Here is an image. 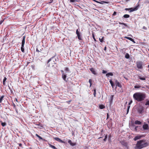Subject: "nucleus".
Masks as SVG:
<instances>
[{
  "label": "nucleus",
  "mask_w": 149,
  "mask_h": 149,
  "mask_svg": "<svg viewBox=\"0 0 149 149\" xmlns=\"http://www.w3.org/2000/svg\"><path fill=\"white\" fill-rule=\"evenodd\" d=\"M125 57L126 58H129L130 57V56L128 53H127L125 55Z\"/></svg>",
  "instance_id": "30"
},
{
  "label": "nucleus",
  "mask_w": 149,
  "mask_h": 149,
  "mask_svg": "<svg viewBox=\"0 0 149 149\" xmlns=\"http://www.w3.org/2000/svg\"><path fill=\"white\" fill-rule=\"evenodd\" d=\"M107 134L105 136V138L107 139Z\"/></svg>",
  "instance_id": "56"
},
{
  "label": "nucleus",
  "mask_w": 149,
  "mask_h": 149,
  "mask_svg": "<svg viewBox=\"0 0 149 149\" xmlns=\"http://www.w3.org/2000/svg\"><path fill=\"white\" fill-rule=\"evenodd\" d=\"M99 107V108L100 109H102L105 108V106L102 104L100 105Z\"/></svg>",
  "instance_id": "21"
},
{
  "label": "nucleus",
  "mask_w": 149,
  "mask_h": 149,
  "mask_svg": "<svg viewBox=\"0 0 149 149\" xmlns=\"http://www.w3.org/2000/svg\"><path fill=\"white\" fill-rule=\"evenodd\" d=\"M147 3H149V1L148 2L147 1Z\"/></svg>",
  "instance_id": "63"
},
{
  "label": "nucleus",
  "mask_w": 149,
  "mask_h": 149,
  "mask_svg": "<svg viewBox=\"0 0 149 149\" xmlns=\"http://www.w3.org/2000/svg\"><path fill=\"white\" fill-rule=\"evenodd\" d=\"M102 2L103 3H109L108 2H107V1H102Z\"/></svg>",
  "instance_id": "51"
},
{
  "label": "nucleus",
  "mask_w": 149,
  "mask_h": 149,
  "mask_svg": "<svg viewBox=\"0 0 149 149\" xmlns=\"http://www.w3.org/2000/svg\"><path fill=\"white\" fill-rule=\"evenodd\" d=\"M4 20H2L0 21V24H1L3 22Z\"/></svg>",
  "instance_id": "46"
},
{
  "label": "nucleus",
  "mask_w": 149,
  "mask_h": 149,
  "mask_svg": "<svg viewBox=\"0 0 149 149\" xmlns=\"http://www.w3.org/2000/svg\"><path fill=\"white\" fill-rule=\"evenodd\" d=\"M7 79V78L5 77H4V78L3 79V85L5 86L6 85V81Z\"/></svg>",
  "instance_id": "16"
},
{
  "label": "nucleus",
  "mask_w": 149,
  "mask_h": 149,
  "mask_svg": "<svg viewBox=\"0 0 149 149\" xmlns=\"http://www.w3.org/2000/svg\"><path fill=\"white\" fill-rule=\"evenodd\" d=\"M75 1V0H70V1L72 2H74Z\"/></svg>",
  "instance_id": "50"
},
{
  "label": "nucleus",
  "mask_w": 149,
  "mask_h": 149,
  "mask_svg": "<svg viewBox=\"0 0 149 149\" xmlns=\"http://www.w3.org/2000/svg\"><path fill=\"white\" fill-rule=\"evenodd\" d=\"M77 36L78 37V39L79 40H82V37L81 35V33L77 35Z\"/></svg>",
  "instance_id": "18"
},
{
  "label": "nucleus",
  "mask_w": 149,
  "mask_h": 149,
  "mask_svg": "<svg viewBox=\"0 0 149 149\" xmlns=\"http://www.w3.org/2000/svg\"><path fill=\"white\" fill-rule=\"evenodd\" d=\"M119 24H122V25H124V26H122V28L123 29L125 28V27H124V26H125L126 27H128V26H127V24H126L124 23H121V22H119Z\"/></svg>",
  "instance_id": "11"
},
{
  "label": "nucleus",
  "mask_w": 149,
  "mask_h": 149,
  "mask_svg": "<svg viewBox=\"0 0 149 149\" xmlns=\"http://www.w3.org/2000/svg\"><path fill=\"white\" fill-rule=\"evenodd\" d=\"M50 1L48 3H49V4H50V3H52L53 2V0H50Z\"/></svg>",
  "instance_id": "48"
},
{
  "label": "nucleus",
  "mask_w": 149,
  "mask_h": 149,
  "mask_svg": "<svg viewBox=\"0 0 149 149\" xmlns=\"http://www.w3.org/2000/svg\"><path fill=\"white\" fill-rule=\"evenodd\" d=\"M1 123V125L3 127H4L6 125V123H3L1 121H0Z\"/></svg>",
  "instance_id": "27"
},
{
  "label": "nucleus",
  "mask_w": 149,
  "mask_h": 149,
  "mask_svg": "<svg viewBox=\"0 0 149 149\" xmlns=\"http://www.w3.org/2000/svg\"><path fill=\"white\" fill-rule=\"evenodd\" d=\"M68 143H69L71 146H75L76 145V143H73L72 142V141L70 140H68Z\"/></svg>",
  "instance_id": "13"
},
{
  "label": "nucleus",
  "mask_w": 149,
  "mask_h": 149,
  "mask_svg": "<svg viewBox=\"0 0 149 149\" xmlns=\"http://www.w3.org/2000/svg\"><path fill=\"white\" fill-rule=\"evenodd\" d=\"M62 77L63 78V79L66 82L67 81V80H66V75L64 74V73H63L62 75Z\"/></svg>",
  "instance_id": "15"
},
{
  "label": "nucleus",
  "mask_w": 149,
  "mask_h": 149,
  "mask_svg": "<svg viewBox=\"0 0 149 149\" xmlns=\"http://www.w3.org/2000/svg\"><path fill=\"white\" fill-rule=\"evenodd\" d=\"M132 102V100H131L130 101V103L128 104L129 106H130V105Z\"/></svg>",
  "instance_id": "47"
},
{
  "label": "nucleus",
  "mask_w": 149,
  "mask_h": 149,
  "mask_svg": "<svg viewBox=\"0 0 149 149\" xmlns=\"http://www.w3.org/2000/svg\"><path fill=\"white\" fill-rule=\"evenodd\" d=\"M106 49H107V47H105L104 48V50L106 51Z\"/></svg>",
  "instance_id": "57"
},
{
  "label": "nucleus",
  "mask_w": 149,
  "mask_h": 149,
  "mask_svg": "<svg viewBox=\"0 0 149 149\" xmlns=\"http://www.w3.org/2000/svg\"><path fill=\"white\" fill-rule=\"evenodd\" d=\"M36 136L38 137L40 139H42V138L37 134H36Z\"/></svg>",
  "instance_id": "32"
},
{
  "label": "nucleus",
  "mask_w": 149,
  "mask_h": 149,
  "mask_svg": "<svg viewBox=\"0 0 149 149\" xmlns=\"http://www.w3.org/2000/svg\"><path fill=\"white\" fill-rule=\"evenodd\" d=\"M137 67L139 69L142 68V65L141 63H138L137 64Z\"/></svg>",
  "instance_id": "12"
},
{
  "label": "nucleus",
  "mask_w": 149,
  "mask_h": 149,
  "mask_svg": "<svg viewBox=\"0 0 149 149\" xmlns=\"http://www.w3.org/2000/svg\"><path fill=\"white\" fill-rule=\"evenodd\" d=\"M130 0H126V2H127V1H130Z\"/></svg>",
  "instance_id": "62"
},
{
  "label": "nucleus",
  "mask_w": 149,
  "mask_h": 149,
  "mask_svg": "<svg viewBox=\"0 0 149 149\" xmlns=\"http://www.w3.org/2000/svg\"><path fill=\"white\" fill-rule=\"evenodd\" d=\"M53 58H50L48 61L47 64L48 66L50 65H53V64H55V62L54 61L52 60Z\"/></svg>",
  "instance_id": "4"
},
{
  "label": "nucleus",
  "mask_w": 149,
  "mask_h": 149,
  "mask_svg": "<svg viewBox=\"0 0 149 149\" xmlns=\"http://www.w3.org/2000/svg\"><path fill=\"white\" fill-rule=\"evenodd\" d=\"M134 123L136 124H140L141 123V122L139 120H136L135 121Z\"/></svg>",
  "instance_id": "23"
},
{
  "label": "nucleus",
  "mask_w": 149,
  "mask_h": 149,
  "mask_svg": "<svg viewBox=\"0 0 149 149\" xmlns=\"http://www.w3.org/2000/svg\"><path fill=\"white\" fill-rule=\"evenodd\" d=\"M71 101H72V100H69V101H67V102H67L68 103V104H69L71 102Z\"/></svg>",
  "instance_id": "49"
},
{
  "label": "nucleus",
  "mask_w": 149,
  "mask_h": 149,
  "mask_svg": "<svg viewBox=\"0 0 149 149\" xmlns=\"http://www.w3.org/2000/svg\"><path fill=\"white\" fill-rule=\"evenodd\" d=\"M139 6V5H138V6H136L134 8H130V11L129 12L130 13V12H132L133 11L137 10L138 9V7Z\"/></svg>",
  "instance_id": "5"
},
{
  "label": "nucleus",
  "mask_w": 149,
  "mask_h": 149,
  "mask_svg": "<svg viewBox=\"0 0 149 149\" xmlns=\"http://www.w3.org/2000/svg\"><path fill=\"white\" fill-rule=\"evenodd\" d=\"M143 127L144 130H147L148 128V125L147 124H145L143 125Z\"/></svg>",
  "instance_id": "19"
},
{
  "label": "nucleus",
  "mask_w": 149,
  "mask_h": 149,
  "mask_svg": "<svg viewBox=\"0 0 149 149\" xmlns=\"http://www.w3.org/2000/svg\"><path fill=\"white\" fill-rule=\"evenodd\" d=\"M111 86L112 88H113L114 87V86H115L114 84L113 83L112 84H111Z\"/></svg>",
  "instance_id": "45"
},
{
  "label": "nucleus",
  "mask_w": 149,
  "mask_h": 149,
  "mask_svg": "<svg viewBox=\"0 0 149 149\" xmlns=\"http://www.w3.org/2000/svg\"><path fill=\"white\" fill-rule=\"evenodd\" d=\"M143 136L141 135L136 136L134 138L133 140L135 141L138 139H140Z\"/></svg>",
  "instance_id": "9"
},
{
  "label": "nucleus",
  "mask_w": 149,
  "mask_h": 149,
  "mask_svg": "<svg viewBox=\"0 0 149 149\" xmlns=\"http://www.w3.org/2000/svg\"><path fill=\"white\" fill-rule=\"evenodd\" d=\"M95 1L97 3H100L101 4H103V3L102 2V1H101V2H99L98 1Z\"/></svg>",
  "instance_id": "36"
},
{
  "label": "nucleus",
  "mask_w": 149,
  "mask_h": 149,
  "mask_svg": "<svg viewBox=\"0 0 149 149\" xmlns=\"http://www.w3.org/2000/svg\"><path fill=\"white\" fill-rule=\"evenodd\" d=\"M124 78L127 80H128V79L127 78H126L125 77H124Z\"/></svg>",
  "instance_id": "59"
},
{
  "label": "nucleus",
  "mask_w": 149,
  "mask_h": 149,
  "mask_svg": "<svg viewBox=\"0 0 149 149\" xmlns=\"http://www.w3.org/2000/svg\"><path fill=\"white\" fill-rule=\"evenodd\" d=\"M107 140V139L104 138V139H103L104 141H105Z\"/></svg>",
  "instance_id": "58"
},
{
  "label": "nucleus",
  "mask_w": 149,
  "mask_h": 149,
  "mask_svg": "<svg viewBox=\"0 0 149 149\" xmlns=\"http://www.w3.org/2000/svg\"><path fill=\"white\" fill-rule=\"evenodd\" d=\"M130 15L128 14L124 15L123 16V17L125 18H128L130 17Z\"/></svg>",
  "instance_id": "25"
},
{
  "label": "nucleus",
  "mask_w": 149,
  "mask_h": 149,
  "mask_svg": "<svg viewBox=\"0 0 149 149\" xmlns=\"http://www.w3.org/2000/svg\"><path fill=\"white\" fill-rule=\"evenodd\" d=\"M80 33V32L79 31L78 29H77L76 31V34L77 35L78 34Z\"/></svg>",
  "instance_id": "37"
},
{
  "label": "nucleus",
  "mask_w": 149,
  "mask_h": 149,
  "mask_svg": "<svg viewBox=\"0 0 149 149\" xmlns=\"http://www.w3.org/2000/svg\"><path fill=\"white\" fill-rule=\"evenodd\" d=\"M36 136L38 137L40 139H42V138L37 134H36Z\"/></svg>",
  "instance_id": "31"
},
{
  "label": "nucleus",
  "mask_w": 149,
  "mask_h": 149,
  "mask_svg": "<svg viewBox=\"0 0 149 149\" xmlns=\"http://www.w3.org/2000/svg\"><path fill=\"white\" fill-rule=\"evenodd\" d=\"M48 145H49V146L50 147H51L53 149H57V148H56V147L55 146L52 145L49 143H48Z\"/></svg>",
  "instance_id": "20"
},
{
  "label": "nucleus",
  "mask_w": 149,
  "mask_h": 149,
  "mask_svg": "<svg viewBox=\"0 0 149 149\" xmlns=\"http://www.w3.org/2000/svg\"><path fill=\"white\" fill-rule=\"evenodd\" d=\"M115 84L116 86H118L120 88H122V85L117 80H116L115 81Z\"/></svg>",
  "instance_id": "6"
},
{
  "label": "nucleus",
  "mask_w": 149,
  "mask_h": 149,
  "mask_svg": "<svg viewBox=\"0 0 149 149\" xmlns=\"http://www.w3.org/2000/svg\"><path fill=\"white\" fill-rule=\"evenodd\" d=\"M96 89H95L94 90V93H93V95H94V97H96Z\"/></svg>",
  "instance_id": "34"
},
{
  "label": "nucleus",
  "mask_w": 149,
  "mask_h": 149,
  "mask_svg": "<svg viewBox=\"0 0 149 149\" xmlns=\"http://www.w3.org/2000/svg\"><path fill=\"white\" fill-rule=\"evenodd\" d=\"M142 29H144L145 30H146L147 29V28L145 27V26H143V28Z\"/></svg>",
  "instance_id": "42"
},
{
  "label": "nucleus",
  "mask_w": 149,
  "mask_h": 149,
  "mask_svg": "<svg viewBox=\"0 0 149 149\" xmlns=\"http://www.w3.org/2000/svg\"><path fill=\"white\" fill-rule=\"evenodd\" d=\"M130 107V106H127V113L129 112Z\"/></svg>",
  "instance_id": "35"
},
{
  "label": "nucleus",
  "mask_w": 149,
  "mask_h": 149,
  "mask_svg": "<svg viewBox=\"0 0 149 149\" xmlns=\"http://www.w3.org/2000/svg\"><path fill=\"white\" fill-rule=\"evenodd\" d=\"M89 70L91 71L92 73L94 74L95 75L97 74V73L96 72V71L95 70L94 68H90L89 69Z\"/></svg>",
  "instance_id": "10"
},
{
  "label": "nucleus",
  "mask_w": 149,
  "mask_h": 149,
  "mask_svg": "<svg viewBox=\"0 0 149 149\" xmlns=\"http://www.w3.org/2000/svg\"><path fill=\"white\" fill-rule=\"evenodd\" d=\"M36 51L37 52H38V53H39V52H41L37 48H36Z\"/></svg>",
  "instance_id": "43"
},
{
  "label": "nucleus",
  "mask_w": 149,
  "mask_h": 149,
  "mask_svg": "<svg viewBox=\"0 0 149 149\" xmlns=\"http://www.w3.org/2000/svg\"><path fill=\"white\" fill-rule=\"evenodd\" d=\"M53 139H54L55 140H56V141H57L60 142H61V143H65V142L61 140V139H60V138H58L54 137Z\"/></svg>",
  "instance_id": "7"
},
{
  "label": "nucleus",
  "mask_w": 149,
  "mask_h": 149,
  "mask_svg": "<svg viewBox=\"0 0 149 149\" xmlns=\"http://www.w3.org/2000/svg\"><path fill=\"white\" fill-rule=\"evenodd\" d=\"M113 76V74L112 72H109L108 73L106 74V76L107 77H109V76Z\"/></svg>",
  "instance_id": "17"
},
{
  "label": "nucleus",
  "mask_w": 149,
  "mask_h": 149,
  "mask_svg": "<svg viewBox=\"0 0 149 149\" xmlns=\"http://www.w3.org/2000/svg\"><path fill=\"white\" fill-rule=\"evenodd\" d=\"M139 79L141 80H146V78L144 77H141L140 76L139 77Z\"/></svg>",
  "instance_id": "29"
},
{
  "label": "nucleus",
  "mask_w": 149,
  "mask_h": 149,
  "mask_svg": "<svg viewBox=\"0 0 149 149\" xmlns=\"http://www.w3.org/2000/svg\"><path fill=\"white\" fill-rule=\"evenodd\" d=\"M4 97V95H2V96L0 98V103H1L2 102V100Z\"/></svg>",
  "instance_id": "24"
},
{
  "label": "nucleus",
  "mask_w": 149,
  "mask_h": 149,
  "mask_svg": "<svg viewBox=\"0 0 149 149\" xmlns=\"http://www.w3.org/2000/svg\"><path fill=\"white\" fill-rule=\"evenodd\" d=\"M116 13H117L116 12H115V11L113 13V16H115L116 14Z\"/></svg>",
  "instance_id": "40"
},
{
  "label": "nucleus",
  "mask_w": 149,
  "mask_h": 149,
  "mask_svg": "<svg viewBox=\"0 0 149 149\" xmlns=\"http://www.w3.org/2000/svg\"><path fill=\"white\" fill-rule=\"evenodd\" d=\"M141 87V86L138 85L137 84H136V85H135L134 86V88H139Z\"/></svg>",
  "instance_id": "22"
},
{
  "label": "nucleus",
  "mask_w": 149,
  "mask_h": 149,
  "mask_svg": "<svg viewBox=\"0 0 149 149\" xmlns=\"http://www.w3.org/2000/svg\"><path fill=\"white\" fill-rule=\"evenodd\" d=\"M145 105H148V106H149V100L146 102V103L145 104Z\"/></svg>",
  "instance_id": "38"
},
{
  "label": "nucleus",
  "mask_w": 149,
  "mask_h": 149,
  "mask_svg": "<svg viewBox=\"0 0 149 149\" xmlns=\"http://www.w3.org/2000/svg\"><path fill=\"white\" fill-rule=\"evenodd\" d=\"M138 127H135L134 130L136 131H137V128Z\"/></svg>",
  "instance_id": "55"
},
{
  "label": "nucleus",
  "mask_w": 149,
  "mask_h": 149,
  "mask_svg": "<svg viewBox=\"0 0 149 149\" xmlns=\"http://www.w3.org/2000/svg\"><path fill=\"white\" fill-rule=\"evenodd\" d=\"M65 71H69V68H68L66 67L65 68Z\"/></svg>",
  "instance_id": "41"
},
{
  "label": "nucleus",
  "mask_w": 149,
  "mask_h": 149,
  "mask_svg": "<svg viewBox=\"0 0 149 149\" xmlns=\"http://www.w3.org/2000/svg\"><path fill=\"white\" fill-rule=\"evenodd\" d=\"M144 109V108L143 107H140L138 109V111L139 113H141Z\"/></svg>",
  "instance_id": "8"
},
{
  "label": "nucleus",
  "mask_w": 149,
  "mask_h": 149,
  "mask_svg": "<svg viewBox=\"0 0 149 149\" xmlns=\"http://www.w3.org/2000/svg\"><path fill=\"white\" fill-rule=\"evenodd\" d=\"M25 36H24L23 37V39L22 41V45L21 47V50L22 52H24V45L25 42Z\"/></svg>",
  "instance_id": "3"
},
{
  "label": "nucleus",
  "mask_w": 149,
  "mask_h": 149,
  "mask_svg": "<svg viewBox=\"0 0 149 149\" xmlns=\"http://www.w3.org/2000/svg\"><path fill=\"white\" fill-rule=\"evenodd\" d=\"M148 67L149 68V65H148Z\"/></svg>",
  "instance_id": "64"
},
{
  "label": "nucleus",
  "mask_w": 149,
  "mask_h": 149,
  "mask_svg": "<svg viewBox=\"0 0 149 149\" xmlns=\"http://www.w3.org/2000/svg\"><path fill=\"white\" fill-rule=\"evenodd\" d=\"M107 119H108L109 118V114L108 113H107Z\"/></svg>",
  "instance_id": "53"
},
{
  "label": "nucleus",
  "mask_w": 149,
  "mask_h": 149,
  "mask_svg": "<svg viewBox=\"0 0 149 149\" xmlns=\"http://www.w3.org/2000/svg\"><path fill=\"white\" fill-rule=\"evenodd\" d=\"M109 82H110L111 84H112L113 83V82L112 81V80L111 79L110 80Z\"/></svg>",
  "instance_id": "44"
},
{
  "label": "nucleus",
  "mask_w": 149,
  "mask_h": 149,
  "mask_svg": "<svg viewBox=\"0 0 149 149\" xmlns=\"http://www.w3.org/2000/svg\"><path fill=\"white\" fill-rule=\"evenodd\" d=\"M130 8H126L125 9V10H130Z\"/></svg>",
  "instance_id": "54"
},
{
  "label": "nucleus",
  "mask_w": 149,
  "mask_h": 149,
  "mask_svg": "<svg viewBox=\"0 0 149 149\" xmlns=\"http://www.w3.org/2000/svg\"><path fill=\"white\" fill-rule=\"evenodd\" d=\"M104 37H102L101 38H99V40L100 42H102L103 41V40L104 39Z\"/></svg>",
  "instance_id": "26"
},
{
  "label": "nucleus",
  "mask_w": 149,
  "mask_h": 149,
  "mask_svg": "<svg viewBox=\"0 0 149 149\" xmlns=\"http://www.w3.org/2000/svg\"><path fill=\"white\" fill-rule=\"evenodd\" d=\"M92 36L93 39H94V40L95 41H96V40L95 37V35H94V34L93 32V33H92Z\"/></svg>",
  "instance_id": "28"
},
{
  "label": "nucleus",
  "mask_w": 149,
  "mask_h": 149,
  "mask_svg": "<svg viewBox=\"0 0 149 149\" xmlns=\"http://www.w3.org/2000/svg\"><path fill=\"white\" fill-rule=\"evenodd\" d=\"M124 38H126L130 40V41H132V42L134 43H135V41H134V40L132 38H130V37H126V36H125L124 37Z\"/></svg>",
  "instance_id": "14"
},
{
  "label": "nucleus",
  "mask_w": 149,
  "mask_h": 149,
  "mask_svg": "<svg viewBox=\"0 0 149 149\" xmlns=\"http://www.w3.org/2000/svg\"><path fill=\"white\" fill-rule=\"evenodd\" d=\"M134 99L138 102H141L143 101L146 97L145 93L141 92H136L133 95Z\"/></svg>",
  "instance_id": "1"
},
{
  "label": "nucleus",
  "mask_w": 149,
  "mask_h": 149,
  "mask_svg": "<svg viewBox=\"0 0 149 149\" xmlns=\"http://www.w3.org/2000/svg\"><path fill=\"white\" fill-rule=\"evenodd\" d=\"M15 100H16V101H17V102H18L17 99H15Z\"/></svg>",
  "instance_id": "60"
},
{
  "label": "nucleus",
  "mask_w": 149,
  "mask_h": 149,
  "mask_svg": "<svg viewBox=\"0 0 149 149\" xmlns=\"http://www.w3.org/2000/svg\"><path fill=\"white\" fill-rule=\"evenodd\" d=\"M92 80L91 79H90L89 80V83L90 84V87L92 86Z\"/></svg>",
  "instance_id": "33"
},
{
  "label": "nucleus",
  "mask_w": 149,
  "mask_h": 149,
  "mask_svg": "<svg viewBox=\"0 0 149 149\" xmlns=\"http://www.w3.org/2000/svg\"><path fill=\"white\" fill-rule=\"evenodd\" d=\"M19 144V146L20 147H22V144L21 143H19L18 144Z\"/></svg>",
  "instance_id": "52"
},
{
  "label": "nucleus",
  "mask_w": 149,
  "mask_h": 149,
  "mask_svg": "<svg viewBox=\"0 0 149 149\" xmlns=\"http://www.w3.org/2000/svg\"><path fill=\"white\" fill-rule=\"evenodd\" d=\"M113 95H112V99H111V100H112L113 99Z\"/></svg>",
  "instance_id": "61"
},
{
  "label": "nucleus",
  "mask_w": 149,
  "mask_h": 149,
  "mask_svg": "<svg viewBox=\"0 0 149 149\" xmlns=\"http://www.w3.org/2000/svg\"><path fill=\"white\" fill-rule=\"evenodd\" d=\"M107 71L103 70H102V73L103 74H106V73H107Z\"/></svg>",
  "instance_id": "39"
},
{
  "label": "nucleus",
  "mask_w": 149,
  "mask_h": 149,
  "mask_svg": "<svg viewBox=\"0 0 149 149\" xmlns=\"http://www.w3.org/2000/svg\"><path fill=\"white\" fill-rule=\"evenodd\" d=\"M148 146V143L146 142L145 139L140 140L137 141L136 146L134 147L135 149H141Z\"/></svg>",
  "instance_id": "2"
}]
</instances>
